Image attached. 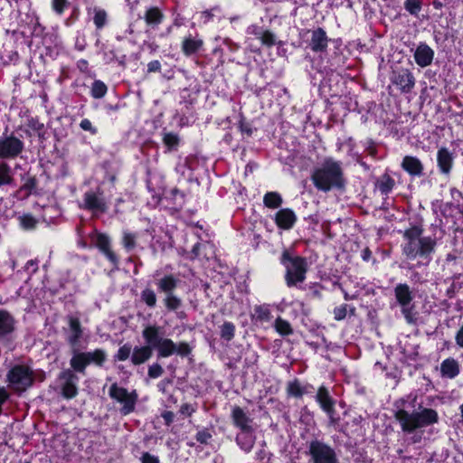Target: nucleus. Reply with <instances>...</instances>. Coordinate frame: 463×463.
<instances>
[{
    "instance_id": "obj_1",
    "label": "nucleus",
    "mask_w": 463,
    "mask_h": 463,
    "mask_svg": "<svg viewBox=\"0 0 463 463\" xmlns=\"http://www.w3.org/2000/svg\"><path fill=\"white\" fill-rule=\"evenodd\" d=\"M403 240L402 254L407 260H419V263L422 264L430 262L436 247L435 239L422 236L421 228L413 226L404 232Z\"/></svg>"
},
{
    "instance_id": "obj_2",
    "label": "nucleus",
    "mask_w": 463,
    "mask_h": 463,
    "mask_svg": "<svg viewBox=\"0 0 463 463\" xmlns=\"http://www.w3.org/2000/svg\"><path fill=\"white\" fill-rule=\"evenodd\" d=\"M311 180L319 191L328 192L334 188H343L345 178L341 162L331 157L326 158L314 168Z\"/></svg>"
},
{
    "instance_id": "obj_3",
    "label": "nucleus",
    "mask_w": 463,
    "mask_h": 463,
    "mask_svg": "<svg viewBox=\"0 0 463 463\" xmlns=\"http://www.w3.org/2000/svg\"><path fill=\"white\" fill-rule=\"evenodd\" d=\"M402 430L405 432H412L417 429L433 425L439 421L438 412L430 408H423L418 411L410 413L404 410H399L395 413Z\"/></svg>"
},
{
    "instance_id": "obj_4",
    "label": "nucleus",
    "mask_w": 463,
    "mask_h": 463,
    "mask_svg": "<svg viewBox=\"0 0 463 463\" xmlns=\"http://www.w3.org/2000/svg\"><path fill=\"white\" fill-rule=\"evenodd\" d=\"M281 263L286 268V282L288 287H293L305 280L307 262L304 258L291 257L288 251H284L281 256Z\"/></svg>"
},
{
    "instance_id": "obj_5",
    "label": "nucleus",
    "mask_w": 463,
    "mask_h": 463,
    "mask_svg": "<svg viewBox=\"0 0 463 463\" xmlns=\"http://www.w3.org/2000/svg\"><path fill=\"white\" fill-rule=\"evenodd\" d=\"M8 387L15 392L27 390L33 383L32 370L25 365H16L7 373Z\"/></svg>"
},
{
    "instance_id": "obj_6",
    "label": "nucleus",
    "mask_w": 463,
    "mask_h": 463,
    "mask_svg": "<svg viewBox=\"0 0 463 463\" xmlns=\"http://www.w3.org/2000/svg\"><path fill=\"white\" fill-rule=\"evenodd\" d=\"M307 455L310 463H339L335 449L320 440H312L308 445Z\"/></svg>"
},
{
    "instance_id": "obj_7",
    "label": "nucleus",
    "mask_w": 463,
    "mask_h": 463,
    "mask_svg": "<svg viewBox=\"0 0 463 463\" xmlns=\"http://www.w3.org/2000/svg\"><path fill=\"white\" fill-rule=\"evenodd\" d=\"M109 396L121 404L120 412L128 415L134 411L137 402V394L136 391H128L126 388L113 383L109 391Z\"/></svg>"
},
{
    "instance_id": "obj_8",
    "label": "nucleus",
    "mask_w": 463,
    "mask_h": 463,
    "mask_svg": "<svg viewBox=\"0 0 463 463\" xmlns=\"http://www.w3.org/2000/svg\"><path fill=\"white\" fill-rule=\"evenodd\" d=\"M391 81L404 93L410 92L415 85L414 76L407 69L394 71L391 77Z\"/></svg>"
},
{
    "instance_id": "obj_9",
    "label": "nucleus",
    "mask_w": 463,
    "mask_h": 463,
    "mask_svg": "<svg viewBox=\"0 0 463 463\" xmlns=\"http://www.w3.org/2000/svg\"><path fill=\"white\" fill-rule=\"evenodd\" d=\"M80 207L91 211L93 213H99L106 212L107 203L101 193L89 191L84 194L83 203Z\"/></svg>"
},
{
    "instance_id": "obj_10",
    "label": "nucleus",
    "mask_w": 463,
    "mask_h": 463,
    "mask_svg": "<svg viewBox=\"0 0 463 463\" xmlns=\"http://www.w3.org/2000/svg\"><path fill=\"white\" fill-rule=\"evenodd\" d=\"M24 148L23 142L14 137L0 138V158L14 157Z\"/></svg>"
},
{
    "instance_id": "obj_11",
    "label": "nucleus",
    "mask_w": 463,
    "mask_h": 463,
    "mask_svg": "<svg viewBox=\"0 0 463 463\" xmlns=\"http://www.w3.org/2000/svg\"><path fill=\"white\" fill-rule=\"evenodd\" d=\"M316 401L319 403L321 409L327 414L329 419L334 421L335 401L330 396L328 390L325 386H320L316 395Z\"/></svg>"
},
{
    "instance_id": "obj_12",
    "label": "nucleus",
    "mask_w": 463,
    "mask_h": 463,
    "mask_svg": "<svg viewBox=\"0 0 463 463\" xmlns=\"http://www.w3.org/2000/svg\"><path fill=\"white\" fill-rule=\"evenodd\" d=\"M297 219L296 213L289 208L279 210L274 217L277 226L283 230H290L295 225Z\"/></svg>"
},
{
    "instance_id": "obj_13",
    "label": "nucleus",
    "mask_w": 463,
    "mask_h": 463,
    "mask_svg": "<svg viewBox=\"0 0 463 463\" xmlns=\"http://www.w3.org/2000/svg\"><path fill=\"white\" fill-rule=\"evenodd\" d=\"M434 58V51L426 43H420L414 52L415 62L421 68L431 64Z\"/></svg>"
},
{
    "instance_id": "obj_14",
    "label": "nucleus",
    "mask_w": 463,
    "mask_h": 463,
    "mask_svg": "<svg viewBox=\"0 0 463 463\" xmlns=\"http://www.w3.org/2000/svg\"><path fill=\"white\" fill-rule=\"evenodd\" d=\"M142 335L151 350L156 349L165 338L162 336L161 327L157 326H147L144 328Z\"/></svg>"
},
{
    "instance_id": "obj_15",
    "label": "nucleus",
    "mask_w": 463,
    "mask_h": 463,
    "mask_svg": "<svg viewBox=\"0 0 463 463\" xmlns=\"http://www.w3.org/2000/svg\"><path fill=\"white\" fill-rule=\"evenodd\" d=\"M328 38L322 28H317L311 33L309 46L313 52H324L327 48Z\"/></svg>"
},
{
    "instance_id": "obj_16",
    "label": "nucleus",
    "mask_w": 463,
    "mask_h": 463,
    "mask_svg": "<svg viewBox=\"0 0 463 463\" xmlns=\"http://www.w3.org/2000/svg\"><path fill=\"white\" fill-rule=\"evenodd\" d=\"M61 378L65 380L61 387L62 395L67 399L75 397L78 393L76 386L78 378L69 371L62 373Z\"/></svg>"
},
{
    "instance_id": "obj_17",
    "label": "nucleus",
    "mask_w": 463,
    "mask_h": 463,
    "mask_svg": "<svg viewBox=\"0 0 463 463\" xmlns=\"http://www.w3.org/2000/svg\"><path fill=\"white\" fill-rule=\"evenodd\" d=\"M439 371L441 377L454 379L458 375L460 366L456 359L449 357L442 361Z\"/></svg>"
},
{
    "instance_id": "obj_18",
    "label": "nucleus",
    "mask_w": 463,
    "mask_h": 463,
    "mask_svg": "<svg viewBox=\"0 0 463 463\" xmlns=\"http://www.w3.org/2000/svg\"><path fill=\"white\" fill-rule=\"evenodd\" d=\"M70 333L67 336V341L72 348L78 346V343L82 335L80 320L77 317H69Z\"/></svg>"
},
{
    "instance_id": "obj_19",
    "label": "nucleus",
    "mask_w": 463,
    "mask_h": 463,
    "mask_svg": "<svg viewBox=\"0 0 463 463\" xmlns=\"http://www.w3.org/2000/svg\"><path fill=\"white\" fill-rule=\"evenodd\" d=\"M92 241L113 264L117 263V257L109 249V239L108 236L102 233H96Z\"/></svg>"
},
{
    "instance_id": "obj_20",
    "label": "nucleus",
    "mask_w": 463,
    "mask_h": 463,
    "mask_svg": "<svg viewBox=\"0 0 463 463\" xmlns=\"http://www.w3.org/2000/svg\"><path fill=\"white\" fill-rule=\"evenodd\" d=\"M437 162L440 172L446 175L449 174L453 164L452 154L448 148L442 147L439 149L437 154Z\"/></svg>"
},
{
    "instance_id": "obj_21",
    "label": "nucleus",
    "mask_w": 463,
    "mask_h": 463,
    "mask_svg": "<svg viewBox=\"0 0 463 463\" xmlns=\"http://www.w3.org/2000/svg\"><path fill=\"white\" fill-rule=\"evenodd\" d=\"M402 168L411 175L420 176L423 172V165L415 156H406L402 163Z\"/></svg>"
},
{
    "instance_id": "obj_22",
    "label": "nucleus",
    "mask_w": 463,
    "mask_h": 463,
    "mask_svg": "<svg viewBox=\"0 0 463 463\" xmlns=\"http://www.w3.org/2000/svg\"><path fill=\"white\" fill-rule=\"evenodd\" d=\"M232 420L234 424L241 429V431L251 430V420L247 416L241 408H233Z\"/></svg>"
},
{
    "instance_id": "obj_23",
    "label": "nucleus",
    "mask_w": 463,
    "mask_h": 463,
    "mask_svg": "<svg viewBox=\"0 0 463 463\" xmlns=\"http://www.w3.org/2000/svg\"><path fill=\"white\" fill-rule=\"evenodd\" d=\"M394 291L398 303L402 307L403 313H406L407 307L412 299L409 287L406 284H399Z\"/></svg>"
},
{
    "instance_id": "obj_24",
    "label": "nucleus",
    "mask_w": 463,
    "mask_h": 463,
    "mask_svg": "<svg viewBox=\"0 0 463 463\" xmlns=\"http://www.w3.org/2000/svg\"><path fill=\"white\" fill-rule=\"evenodd\" d=\"M72 357L71 359V366L79 373H83L86 366L89 365L88 357L85 352H79L78 348H72Z\"/></svg>"
},
{
    "instance_id": "obj_25",
    "label": "nucleus",
    "mask_w": 463,
    "mask_h": 463,
    "mask_svg": "<svg viewBox=\"0 0 463 463\" xmlns=\"http://www.w3.org/2000/svg\"><path fill=\"white\" fill-rule=\"evenodd\" d=\"M15 321L5 310H0V337L5 336L14 330Z\"/></svg>"
},
{
    "instance_id": "obj_26",
    "label": "nucleus",
    "mask_w": 463,
    "mask_h": 463,
    "mask_svg": "<svg viewBox=\"0 0 463 463\" xmlns=\"http://www.w3.org/2000/svg\"><path fill=\"white\" fill-rule=\"evenodd\" d=\"M152 356V350L149 346H137L133 349L131 362L134 364H141Z\"/></svg>"
},
{
    "instance_id": "obj_27",
    "label": "nucleus",
    "mask_w": 463,
    "mask_h": 463,
    "mask_svg": "<svg viewBox=\"0 0 463 463\" xmlns=\"http://www.w3.org/2000/svg\"><path fill=\"white\" fill-rule=\"evenodd\" d=\"M236 440L241 449H243L246 452H249L250 451L254 445L255 437L252 433V430L241 431L237 435Z\"/></svg>"
},
{
    "instance_id": "obj_28",
    "label": "nucleus",
    "mask_w": 463,
    "mask_h": 463,
    "mask_svg": "<svg viewBox=\"0 0 463 463\" xmlns=\"http://www.w3.org/2000/svg\"><path fill=\"white\" fill-rule=\"evenodd\" d=\"M203 44V42L202 39L194 38L190 35L184 40L182 49L185 55H191L198 52Z\"/></svg>"
},
{
    "instance_id": "obj_29",
    "label": "nucleus",
    "mask_w": 463,
    "mask_h": 463,
    "mask_svg": "<svg viewBox=\"0 0 463 463\" xmlns=\"http://www.w3.org/2000/svg\"><path fill=\"white\" fill-rule=\"evenodd\" d=\"M311 388L310 385H302L298 380H294L292 382H289L287 385V392L288 395L293 397H302L306 393L311 392L309 389Z\"/></svg>"
},
{
    "instance_id": "obj_30",
    "label": "nucleus",
    "mask_w": 463,
    "mask_h": 463,
    "mask_svg": "<svg viewBox=\"0 0 463 463\" xmlns=\"http://www.w3.org/2000/svg\"><path fill=\"white\" fill-rule=\"evenodd\" d=\"M249 33H254L258 39L260 40L261 43L267 46H272L275 44V35L269 31H264L258 29L255 26L249 28Z\"/></svg>"
},
{
    "instance_id": "obj_31",
    "label": "nucleus",
    "mask_w": 463,
    "mask_h": 463,
    "mask_svg": "<svg viewBox=\"0 0 463 463\" xmlns=\"http://www.w3.org/2000/svg\"><path fill=\"white\" fill-rule=\"evenodd\" d=\"M175 344L169 338H164L156 350L160 357H169L175 353Z\"/></svg>"
},
{
    "instance_id": "obj_32",
    "label": "nucleus",
    "mask_w": 463,
    "mask_h": 463,
    "mask_svg": "<svg viewBox=\"0 0 463 463\" xmlns=\"http://www.w3.org/2000/svg\"><path fill=\"white\" fill-rule=\"evenodd\" d=\"M283 203L281 195L277 192H268L263 197V203L268 208H279Z\"/></svg>"
},
{
    "instance_id": "obj_33",
    "label": "nucleus",
    "mask_w": 463,
    "mask_h": 463,
    "mask_svg": "<svg viewBox=\"0 0 463 463\" xmlns=\"http://www.w3.org/2000/svg\"><path fill=\"white\" fill-rule=\"evenodd\" d=\"M157 286L160 290L165 292L167 295L172 293V291L176 288L177 279L172 275L165 276L158 280Z\"/></svg>"
},
{
    "instance_id": "obj_34",
    "label": "nucleus",
    "mask_w": 463,
    "mask_h": 463,
    "mask_svg": "<svg viewBox=\"0 0 463 463\" xmlns=\"http://www.w3.org/2000/svg\"><path fill=\"white\" fill-rule=\"evenodd\" d=\"M89 364H93L101 366L107 358V354L102 349H96L92 352H85Z\"/></svg>"
},
{
    "instance_id": "obj_35",
    "label": "nucleus",
    "mask_w": 463,
    "mask_h": 463,
    "mask_svg": "<svg viewBox=\"0 0 463 463\" xmlns=\"http://www.w3.org/2000/svg\"><path fill=\"white\" fill-rule=\"evenodd\" d=\"M14 182L13 172L6 163H0V186L12 184Z\"/></svg>"
},
{
    "instance_id": "obj_36",
    "label": "nucleus",
    "mask_w": 463,
    "mask_h": 463,
    "mask_svg": "<svg viewBox=\"0 0 463 463\" xmlns=\"http://www.w3.org/2000/svg\"><path fill=\"white\" fill-rule=\"evenodd\" d=\"M163 14L156 7L149 8L145 14V21L149 25L159 24L162 21Z\"/></svg>"
},
{
    "instance_id": "obj_37",
    "label": "nucleus",
    "mask_w": 463,
    "mask_h": 463,
    "mask_svg": "<svg viewBox=\"0 0 463 463\" xmlns=\"http://www.w3.org/2000/svg\"><path fill=\"white\" fill-rule=\"evenodd\" d=\"M274 328L280 335L283 336L289 335L293 333L291 325L281 317H278L275 320Z\"/></svg>"
},
{
    "instance_id": "obj_38",
    "label": "nucleus",
    "mask_w": 463,
    "mask_h": 463,
    "mask_svg": "<svg viewBox=\"0 0 463 463\" xmlns=\"http://www.w3.org/2000/svg\"><path fill=\"white\" fill-rule=\"evenodd\" d=\"M108 88L106 84L101 80H95L91 87V96L95 99H101L107 93Z\"/></svg>"
},
{
    "instance_id": "obj_39",
    "label": "nucleus",
    "mask_w": 463,
    "mask_h": 463,
    "mask_svg": "<svg viewBox=\"0 0 463 463\" xmlns=\"http://www.w3.org/2000/svg\"><path fill=\"white\" fill-rule=\"evenodd\" d=\"M93 14H94V16H93L94 24L96 25V27L98 29L102 28L106 24V22H107V13L105 12V10H103L101 8L94 7Z\"/></svg>"
},
{
    "instance_id": "obj_40",
    "label": "nucleus",
    "mask_w": 463,
    "mask_h": 463,
    "mask_svg": "<svg viewBox=\"0 0 463 463\" xmlns=\"http://www.w3.org/2000/svg\"><path fill=\"white\" fill-rule=\"evenodd\" d=\"M164 303L170 311L177 310L182 305L181 299L173 293H169L165 296Z\"/></svg>"
},
{
    "instance_id": "obj_41",
    "label": "nucleus",
    "mask_w": 463,
    "mask_h": 463,
    "mask_svg": "<svg viewBox=\"0 0 463 463\" xmlns=\"http://www.w3.org/2000/svg\"><path fill=\"white\" fill-rule=\"evenodd\" d=\"M254 317L260 321H269L271 318L269 307L265 305L255 307Z\"/></svg>"
},
{
    "instance_id": "obj_42",
    "label": "nucleus",
    "mask_w": 463,
    "mask_h": 463,
    "mask_svg": "<svg viewBox=\"0 0 463 463\" xmlns=\"http://www.w3.org/2000/svg\"><path fill=\"white\" fill-rule=\"evenodd\" d=\"M20 225L24 230H33L35 228L37 224V220L32 216L31 214H24L21 215L19 218Z\"/></svg>"
},
{
    "instance_id": "obj_43",
    "label": "nucleus",
    "mask_w": 463,
    "mask_h": 463,
    "mask_svg": "<svg viewBox=\"0 0 463 463\" xmlns=\"http://www.w3.org/2000/svg\"><path fill=\"white\" fill-rule=\"evenodd\" d=\"M421 0H405L404 8L412 15H418L421 10Z\"/></svg>"
},
{
    "instance_id": "obj_44",
    "label": "nucleus",
    "mask_w": 463,
    "mask_h": 463,
    "mask_svg": "<svg viewBox=\"0 0 463 463\" xmlns=\"http://www.w3.org/2000/svg\"><path fill=\"white\" fill-rule=\"evenodd\" d=\"M141 299L149 307H154L156 304V293L150 289L146 288L141 292Z\"/></svg>"
},
{
    "instance_id": "obj_45",
    "label": "nucleus",
    "mask_w": 463,
    "mask_h": 463,
    "mask_svg": "<svg viewBox=\"0 0 463 463\" xmlns=\"http://www.w3.org/2000/svg\"><path fill=\"white\" fill-rule=\"evenodd\" d=\"M394 185V181L390 176H383L378 184L379 190L383 194H388L392 191Z\"/></svg>"
},
{
    "instance_id": "obj_46",
    "label": "nucleus",
    "mask_w": 463,
    "mask_h": 463,
    "mask_svg": "<svg viewBox=\"0 0 463 463\" xmlns=\"http://www.w3.org/2000/svg\"><path fill=\"white\" fill-rule=\"evenodd\" d=\"M235 326L231 322H225L221 327V335L226 340H231L234 336Z\"/></svg>"
},
{
    "instance_id": "obj_47",
    "label": "nucleus",
    "mask_w": 463,
    "mask_h": 463,
    "mask_svg": "<svg viewBox=\"0 0 463 463\" xmlns=\"http://www.w3.org/2000/svg\"><path fill=\"white\" fill-rule=\"evenodd\" d=\"M132 348L131 345L126 344L119 347L118 353L115 354V360L117 361H126L131 354Z\"/></svg>"
},
{
    "instance_id": "obj_48",
    "label": "nucleus",
    "mask_w": 463,
    "mask_h": 463,
    "mask_svg": "<svg viewBox=\"0 0 463 463\" xmlns=\"http://www.w3.org/2000/svg\"><path fill=\"white\" fill-rule=\"evenodd\" d=\"M164 143L169 148H174V147L177 146V145L179 143V137L176 134L166 133L164 136Z\"/></svg>"
},
{
    "instance_id": "obj_49",
    "label": "nucleus",
    "mask_w": 463,
    "mask_h": 463,
    "mask_svg": "<svg viewBox=\"0 0 463 463\" xmlns=\"http://www.w3.org/2000/svg\"><path fill=\"white\" fill-rule=\"evenodd\" d=\"M136 236L131 232H124L123 236V244L124 247L128 250H133L136 246Z\"/></svg>"
},
{
    "instance_id": "obj_50",
    "label": "nucleus",
    "mask_w": 463,
    "mask_h": 463,
    "mask_svg": "<svg viewBox=\"0 0 463 463\" xmlns=\"http://www.w3.org/2000/svg\"><path fill=\"white\" fill-rule=\"evenodd\" d=\"M175 354H177L181 356H186L189 354L191 349L188 345V344L184 343V342H181L179 344H175Z\"/></svg>"
},
{
    "instance_id": "obj_51",
    "label": "nucleus",
    "mask_w": 463,
    "mask_h": 463,
    "mask_svg": "<svg viewBox=\"0 0 463 463\" xmlns=\"http://www.w3.org/2000/svg\"><path fill=\"white\" fill-rule=\"evenodd\" d=\"M163 373V368L158 364H154L148 368V375L151 378H157Z\"/></svg>"
},
{
    "instance_id": "obj_52",
    "label": "nucleus",
    "mask_w": 463,
    "mask_h": 463,
    "mask_svg": "<svg viewBox=\"0 0 463 463\" xmlns=\"http://www.w3.org/2000/svg\"><path fill=\"white\" fill-rule=\"evenodd\" d=\"M67 0H52V8L57 14H61L67 6Z\"/></svg>"
},
{
    "instance_id": "obj_53",
    "label": "nucleus",
    "mask_w": 463,
    "mask_h": 463,
    "mask_svg": "<svg viewBox=\"0 0 463 463\" xmlns=\"http://www.w3.org/2000/svg\"><path fill=\"white\" fill-rule=\"evenodd\" d=\"M347 309L346 305H341L334 309V316L335 320H342L346 317Z\"/></svg>"
},
{
    "instance_id": "obj_54",
    "label": "nucleus",
    "mask_w": 463,
    "mask_h": 463,
    "mask_svg": "<svg viewBox=\"0 0 463 463\" xmlns=\"http://www.w3.org/2000/svg\"><path fill=\"white\" fill-rule=\"evenodd\" d=\"M211 438H212L211 433L205 430H200L196 434V439H197V441H199L201 443H204V444L208 443V441L210 440Z\"/></svg>"
},
{
    "instance_id": "obj_55",
    "label": "nucleus",
    "mask_w": 463,
    "mask_h": 463,
    "mask_svg": "<svg viewBox=\"0 0 463 463\" xmlns=\"http://www.w3.org/2000/svg\"><path fill=\"white\" fill-rule=\"evenodd\" d=\"M80 128L85 130V131H89L92 134H95L97 132L96 128H93L92 126V123L90 122V120H89L88 118H84L80 121Z\"/></svg>"
},
{
    "instance_id": "obj_56",
    "label": "nucleus",
    "mask_w": 463,
    "mask_h": 463,
    "mask_svg": "<svg viewBox=\"0 0 463 463\" xmlns=\"http://www.w3.org/2000/svg\"><path fill=\"white\" fill-rule=\"evenodd\" d=\"M142 463H160L156 456L152 455L148 452L143 453L141 457Z\"/></svg>"
},
{
    "instance_id": "obj_57",
    "label": "nucleus",
    "mask_w": 463,
    "mask_h": 463,
    "mask_svg": "<svg viewBox=\"0 0 463 463\" xmlns=\"http://www.w3.org/2000/svg\"><path fill=\"white\" fill-rule=\"evenodd\" d=\"M216 12H219V10L217 8H213L210 11H204L201 14V19L203 20V22L204 24H206L212 20L213 16L215 15L214 13H216Z\"/></svg>"
},
{
    "instance_id": "obj_58",
    "label": "nucleus",
    "mask_w": 463,
    "mask_h": 463,
    "mask_svg": "<svg viewBox=\"0 0 463 463\" xmlns=\"http://www.w3.org/2000/svg\"><path fill=\"white\" fill-rule=\"evenodd\" d=\"M194 411L195 409L188 403L183 404L180 408V412L184 416H190Z\"/></svg>"
},
{
    "instance_id": "obj_59",
    "label": "nucleus",
    "mask_w": 463,
    "mask_h": 463,
    "mask_svg": "<svg viewBox=\"0 0 463 463\" xmlns=\"http://www.w3.org/2000/svg\"><path fill=\"white\" fill-rule=\"evenodd\" d=\"M455 340H456L457 345L459 347L463 348V325L461 326L459 330L457 332Z\"/></svg>"
},
{
    "instance_id": "obj_60",
    "label": "nucleus",
    "mask_w": 463,
    "mask_h": 463,
    "mask_svg": "<svg viewBox=\"0 0 463 463\" xmlns=\"http://www.w3.org/2000/svg\"><path fill=\"white\" fill-rule=\"evenodd\" d=\"M161 68V64L158 61H152L147 65L148 71H157Z\"/></svg>"
},
{
    "instance_id": "obj_61",
    "label": "nucleus",
    "mask_w": 463,
    "mask_h": 463,
    "mask_svg": "<svg viewBox=\"0 0 463 463\" xmlns=\"http://www.w3.org/2000/svg\"><path fill=\"white\" fill-rule=\"evenodd\" d=\"M222 40V43L230 47L232 51H235L238 49V46L233 44L232 41L228 38L222 39L221 37H216L215 41Z\"/></svg>"
},
{
    "instance_id": "obj_62",
    "label": "nucleus",
    "mask_w": 463,
    "mask_h": 463,
    "mask_svg": "<svg viewBox=\"0 0 463 463\" xmlns=\"http://www.w3.org/2000/svg\"><path fill=\"white\" fill-rule=\"evenodd\" d=\"M163 419L165 420V423L169 425L174 420V413L172 411H165L162 414Z\"/></svg>"
},
{
    "instance_id": "obj_63",
    "label": "nucleus",
    "mask_w": 463,
    "mask_h": 463,
    "mask_svg": "<svg viewBox=\"0 0 463 463\" xmlns=\"http://www.w3.org/2000/svg\"><path fill=\"white\" fill-rule=\"evenodd\" d=\"M170 383V381H161L158 384H157V388L159 389V391L165 392V387L167 384Z\"/></svg>"
},
{
    "instance_id": "obj_64",
    "label": "nucleus",
    "mask_w": 463,
    "mask_h": 463,
    "mask_svg": "<svg viewBox=\"0 0 463 463\" xmlns=\"http://www.w3.org/2000/svg\"><path fill=\"white\" fill-rule=\"evenodd\" d=\"M460 417H461V421L463 422V403L460 405Z\"/></svg>"
}]
</instances>
